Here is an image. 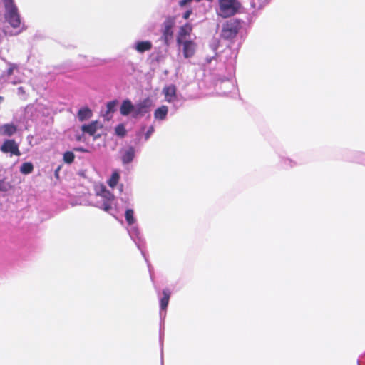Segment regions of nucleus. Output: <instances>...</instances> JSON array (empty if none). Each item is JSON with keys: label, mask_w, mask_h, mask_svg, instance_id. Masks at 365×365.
Returning <instances> with one entry per match:
<instances>
[{"label": "nucleus", "mask_w": 365, "mask_h": 365, "mask_svg": "<svg viewBox=\"0 0 365 365\" xmlns=\"http://www.w3.org/2000/svg\"><path fill=\"white\" fill-rule=\"evenodd\" d=\"M3 3L5 9V19L14 29H19L12 34V35H17L22 30L20 29L21 22L18 7L14 0H3Z\"/></svg>", "instance_id": "nucleus-1"}, {"label": "nucleus", "mask_w": 365, "mask_h": 365, "mask_svg": "<svg viewBox=\"0 0 365 365\" xmlns=\"http://www.w3.org/2000/svg\"><path fill=\"white\" fill-rule=\"evenodd\" d=\"M95 190L97 198L96 206L111 214L114 195L103 185H96Z\"/></svg>", "instance_id": "nucleus-2"}, {"label": "nucleus", "mask_w": 365, "mask_h": 365, "mask_svg": "<svg viewBox=\"0 0 365 365\" xmlns=\"http://www.w3.org/2000/svg\"><path fill=\"white\" fill-rule=\"evenodd\" d=\"M240 8L237 0H219L216 13L222 18H228L235 15Z\"/></svg>", "instance_id": "nucleus-3"}, {"label": "nucleus", "mask_w": 365, "mask_h": 365, "mask_svg": "<svg viewBox=\"0 0 365 365\" xmlns=\"http://www.w3.org/2000/svg\"><path fill=\"white\" fill-rule=\"evenodd\" d=\"M125 220L128 225V234H129L130 238L133 240V241L137 245V247L140 249L141 237H140V231H139L138 227L135 225V222H136V219L134 217L133 210L127 209L125 212Z\"/></svg>", "instance_id": "nucleus-4"}, {"label": "nucleus", "mask_w": 365, "mask_h": 365, "mask_svg": "<svg viewBox=\"0 0 365 365\" xmlns=\"http://www.w3.org/2000/svg\"><path fill=\"white\" fill-rule=\"evenodd\" d=\"M175 19L171 17H168L163 22L162 28V39L165 44L168 46L171 43L173 38V27L175 26Z\"/></svg>", "instance_id": "nucleus-5"}, {"label": "nucleus", "mask_w": 365, "mask_h": 365, "mask_svg": "<svg viewBox=\"0 0 365 365\" xmlns=\"http://www.w3.org/2000/svg\"><path fill=\"white\" fill-rule=\"evenodd\" d=\"M14 68V66L0 58V81H9L13 84L19 83V81H11L9 79V76L13 73Z\"/></svg>", "instance_id": "nucleus-6"}, {"label": "nucleus", "mask_w": 365, "mask_h": 365, "mask_svg": "<svg viewBox=\"0 0 365 365\" xmlns=\"http://www.w3.org/2000/svg\"><path fill=\"white\" fill-rule=\"evenodd\" d=\"M0 150L4 153H9L10 156L21 155V152L19 149V144L14 140L11 139L4 140L0 147Z\"/></svg>", "instance_id": "nucleus-7"}, {"label": "nucleus", "mask_w": 365, "mask_h": 365, "mask_svg": "<svg viewBox=\"0 0 365 365\" xmlns=\"http://www.w3.org/2000/svg\"><path fill=\"white\" fill-rule=\"evenodd\" d=\"M120 160L123 165H127L133 162L135 157V148L133 146L123 148L120 151Z\"/></svg>", "instance_id": "nucleus-8"}, {"label": "nucleus", "mask_w": 365, "mask_h": 365, "mask_svg": "<svg viewBox=\"0 0 365 365\" xmlns=\"http://www.w3.org/2000/svg\"><path fill=\"white\" fill-rule=\"evenodd\" d=\"M178 43L182 46L183 56L185 58H189L195 54L196 44L191 39Z\"/></svg>", "instance_id": "nucleus-9"}, {"label": "nucleus", "mask_w": 365, "mask_h": 365, "mask_svg": "<svg viewBox=\"0 0 365 365\" xmlns=\"http://www.w3.org/2000/svg\"><path fill=\"white\" fill-rule=\"evenodd\" d=\"M237 26L234 23H227L224 25L221 35L224 38H232L237 34Z\"/></svg>", "instance_id": "nucleus-10"}, {"label": "nucleus", "mask_w": 365, "mask_h": 365, "mask_svg": "<svg viewBox=\"0 0 365 365\" xmlns=\"http://www.w3.org/2000/svg\"><path fill=\"white\" fill-rule=\"evenodd\" d=\"M176 91V87L174 85L165 86L163 89V93L164 94L165 99L167 102L175 103V102L178 101Z\"/></svg>", "instance_id": "nucleus-11"}, {"label": "nucleus", "mask_w": 365, "mask_h": 365, "mask_svg": "<svg viewBox=\"0 0 365 365\" xmlns=\"http://www.w3.org/2000/svg\"><path fill=\"white\" fill-rule=\"evenodd\" d=\"M153 48V43L150 41H138L132 45V48L139 53L149 51Z\"/></svg>", "instance_id": "nucleus-12"}, {"label": "nucleus", "mask_w": 365, "mask_h": 365, "mask_svg": "<svg viewBox=\"0 0 365 365\" xmlns=\"http://www.w3.org/2000/svg\"><path fill=\"white\" fill-rule=\"evenodd\" d=\"M192 31V26L189 24H185L180 28L178 36L177 42L180 43L190 39V33Z\"/></svg>", "instance_id": "nucleus-13"}, {"label": "nucleus", "mask_w": 365, "mask_h": 365, "mask_svg": "<svg viewBox=\"0 0 365 365\" xmlns=\"http://www.w3.org/2000/svg\"><path fill=\"white\" fill-rule=\"evenodd\" d=\"M170 297V292L168 289H165L163 290V297L160 299V318H165V312L163 313V311H165L168 303L169 299Z\"/></svg>", "instance_id": "nucleus-14"}, {"label": "nucleus", "mask_w": 365, "mask_h": 365, "mask_svg": "<svg viewBox=\"0 0 365 365\" xmlns=\"http://www.w3.org/2000/svg\"><path fill=\"white\" fill-rule=\"evenodd\" d=\"M120 114L123 116H127L129 114L132 113L134 116L135 114V108L134 105L132 104L131 101L129 100H125L123 101L120 108Z\"/></svg>", "instance_id": "nucleus-15"}, {"label": "nucleus", "mask_w": 365, "mask_h": 365, "mask_svg": "<svg viewBox=\"0 0 365 365\" xmlns=\"http://www.w3.org/2000/svg\"><path fill=\"white\" fill-rule=\"evenodd\" d=\"M16 126L13 123H7L0 126V135L10 137L16 133Z\"/></svg>", "instance_id": "nucleus-16"}, {"label": "nucleus", "mask_w": 365, "mask_h": 365, "mask_svg": "<svg viewBox=\"0 0 365 365\" xmlns=\"http://www.w3.org/2000/svg\"><path fill=\"white\" fill-rule=\"evenodd\" d=\"M100 127L101 125L98 121H93L88 125H82L81 130L83 133H88L90 135H93Z\"/></svg>", "instance_id": "nucleus-17"}, {"label": "nucleus", "mask_w": 365, "mask_h": 365, "mask_svg": "<svg viewBox=\"0 0 365 365\" xmlns=\"http://www.w3.org/2000/svg\"><path fill=\"white\" fill-rule=\"evenodd\" d=\"M135 114L134 117L136 118L138 115H143L148 111V101H144L138 105L134 106Z\"/></svg>", "instance_id": "nucleus-18"}, {"label": "nucleus", "mask_w": 365, "mask_h": 365, "mask_svg": "<svg viewBox=\"0 0 365 365\" xmlns=\"http://www.w3.org/2000/svg\"><path fill=\"white\" fill-rule=\"evenodd\" d=\"M168 108L166 106H161L155 110L154 117L156 120H163L166 118Z\"/></svg>", "instance_id": "nucleus-19"}, {"label": "nucleus", "mask_w": 365, "mask_h": 365, "mask_svg": "<svg viewBox=\"0 0 365 365\" xmlns=\"http://www.w3.org/2000/svg\"><path fill=\"white\" fill-rule=\"evenodd\" d=\"M92 116V111L88 107L81 108L78 112V118L80 121H84Z\"/></svg>", "instance_id": "nucleus-20"}, {"label": "nucleus", "mask_w": 365, "mask_h": 365, "mask_svg": "<svg viewBox=\"0 0 365 365\" xmlns=\"http://www.w3.org/2000/svg\"><path fill=\"white\" fill-rule=\"evenodd\" d=\"M117 105V101H112L107 103L106 111V114L104 115L105 118H106L107 120H109L111 118V113L115 112Z\"/></svg>", "instance_id": "nucleus-21"}, {"label": "nucleus", "mask_w": 365, "mask_h": 365, "mask_svg": "<svg viewBox=\"0 0 365 365\" xmlns=\"http://www.w3.org/2000/svg\"><path fill=\"white\" fill-rule=\"evenodd\" d=\"M34 165L30 162L24 163L20 167V172L24 175H28L32 173Z\"/></svg>", "instance_id": "nucleus-22"}, {"label": "nucleus", "mask_w": 365, "mask_h": 365, "mask_svg": "<svg viewBox=\"0 0 365 365\" xmlns=\"http://www.w3.org/2000/svg\"><path fill=\"white\" fill-rule=\"evenodd\" d=\"M13 187L12 183L7 181L6 178L0 179V192H8L11 190Z\"/></svg>", "instance_id": "nucleus-23"}, {"label": "nucleus", "mask_w": 365, "mask_h": 365, "mask_svg": "<svg viewBox=\"0 0 365 365\" xmlns=\"http://www.w3.org/2000/svg\"><path fill=\"white\" fill-rule=\"evenodd\" d=\"M119 178H120V175H119L118 173H117V172L113 173L110 178L108 181L109 186L111 187L112 188L115 187L118 182Z\"/></svg>", "instance_id": "nucleus-24"}, {"label": "nucleus", "mask_w": 365, "mask_h": 365, "mask_svg": "<svg viewBox=\"0 0 365 365\" xmlns=\"http://www.w3.org/2000/svg\"><path fill=\"white\" fill-rule=\"evenodd\" d=\"M267 4V0H252L251 6L256 9H261Z\"/></svg>", "instance_id": "nucleus-25"}, {"label": "nucleus", "mask_w": 365, "mask_h": 365, "mask_svg": "<svg viewBox=\"0 0 365 365\" xmlns=\"http://www.w3.org/2000/svg\"><path fill=\"white\" fill-rule=\"evenodd\" d=\"M115 134L120 137V138H123L125 135L126 134V129L124 126V125L123 124H119L118 125H117L115 127Z\"/></svg>", "instance_id": "nucleus-26"}, {"label": "nucleus", "mask_w": 365, "mask_h": 365, "mask_svg": "<svg viewBox=\"0 0 365 365\" xmlns=\"http://www.w3.org/2000/svg\"><path fill=\"white\" fill-rule=\"evenodd\" d=\"M75 158L74 154L71 151H66L63 154V161L66 163H71Z\"/></svg>", "instance_id": "nucleus-27"}, {"label": "nucleus", "mask_w": 365, "mask_h": 365, "mask_svg": "<svg viewBox=\"0 0 365 365\" xmlns=\"http://www.w3.org/2000/svg\"><path fill=\"white\" fill-rule=\"evenodd\" d=\"M154 127L153 125L150 126L148 129V130L146 131L145 134V140H148L150 137L151 136V135L154 133Z\"/></svg>", "instance_id": "nucleus-28"}, {"label": "nucleus", "mask_w": 365, "mask_h": 365, "mask_svg": "<svg viewBox=\"0 0 365 365\" xmlns=\"http://www.w3.org/2000/svg\"><path fill=\"white\" fill-rule=\"evenodd\" d=\"M25 88L24 86H19L18 88H17V94L21 96V97H23V96L25 94Z\"/></svg>", "instance_id": "nucleus-29"}, {"label": "nucleus", "mask_w": 365, "mask_h": 365, "mask_svg": "<svg viewBox=\"0 0 365 365\" xmlns=\"http://www.w3.org/2000/svg\"><path fill=\"white\" fill-rule=\"evenodd\" d=\"M191 13H192V11H190V10H188V11H185V12L183 14V18H184L185 19H188V18H189V16H190Z\"/></svg>", "instance_id": "nucleus-30"}, {"label": "nucleus", "mask_w": 365, "mask_h": 365, "mask_svg": "<svg viewBox=\"0 0 365 365\" xmlns=\"http://www.w3.org/2000/svg\"><path fill=\"white\" fill-rule=\"evenodd\" d=\"M191 1H192V0H182L180 2V5L181 6H185L187 4L191 2Z\"/></svg>", "instance_id": "nucleus-31"}, {"label": "nucleus", "mask_w": 365, "mask_h": 365, "mask_svg": "<svg viewBox=\"0 0 365 365\" xmlns=\"http://www.w3.org/2000/svg\"><path fill=\"white\" fill-rule=\"evenodd\" d=\"M74 150L76 151H79V152H82V153L87 152V150L83 148V147H78V148H74Z\"/></svg>", "instance_id": "nucleus-32"}, {"label": "nucleus", "mask_w": 365, "mask_h": 365, "mask_svg": "<svg viewBox=\"0 0 365 365\" xmlns=\"http://www.w3.org/2000/svg\"><path fill=\"white\" fill-rule=\"evenodd\" d=\"M287 162L289 163V165L292 167L293 165H292V161L291 160H286Z\"/></svg>", "instance_id": "nucleus-33"}, {"label": "nucleus", "mask_w": 365, "mask_h": 365, "mask_svg": "<svg viewBox=\"0 0 365 365\" xmlns=\"http://www.w3.org/2000/svg\"><path fill=\"white\" fill-rule=\"evenodd\" d=\"M3 101V97L0 96V103L2 102Z\"/></svg>", "instance_id": "nucleus-34"}]
</instances>
